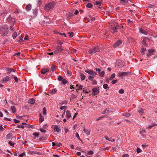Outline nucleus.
Wrapping results in <instances>:
<instances>
[{
	"label": "nucleus",
	"instance_id": "864d4df0",
	"mask_svg": "<svg viewBox=\"0 0 157 157\" xmlns=\"http://www.w3.org/2000/svg\"><path fill=\"white\" fill-rule=\"evenodd\" d=\"M56 146L57 147H60L62 146V144L60 143H56Z\"/></svg>",
	"mask_w": 157,
	"mask_h": 157
},
{
	"label": "nucleus",
	"instance_id": "393cba45",
	"mask_svg": "<svg viewBox=\"0 0 157 157\" xmlns=\"http://www.w3.org/2000/svg\"><path fill=\"white\" fill-rule=\"evenodd\" d=\"M39 122H40V123H41L42 122H43L44 120V117H43L42 116L41 114H40L39 116Z\"/></svg>",
	"mask_w": 157,
	"mask_h": 157
},
{
	"label": "nucleus",
	"instance_id": "6e6552de",
	"mask_svg": "<svg viewBox=\"0 0 157 157\" xmlns=\"http://www.w3.org/2000/svg\"><path fill=\"white\" fill-rule=\"evenodd\" d=\"M52 128H53L54 129V132H59L61 130V129L60 127H59L57 125H52Z\"/></svg>",
	"mask_w": 157,
	"mask_h": 157
},
{
	"label": "nucleus",
	"instance_id": "ddd939ff",
	"mask_svg": "<svg viewBox=\"0 0 157 157\" xmlns=\"http://www.w3.org/2000/svg\"><path fill=\"white\" fill-rule=\"evenodd\" d=\"M6 70L7 71V73L9 74L11 72H15L16 71V70L9 67L6 68Z\"/></svg>",
	"mask_w": 157,
	"mask_h": 157
},
{
	"label": "nucleus",
	"instance_id": "423d86ee",
	"mask_svg": "<svg viewBox=\"0 0 157 157\" xmlns=\"http://www.w3.org/2000/svg\"><path fill=\"white\" fill-rule=\"evenodd\" d=\"M122 42L121 40H118L113 45V47L114 48H116L119 47L121 45Z\"/></svg>",
	"mask_w": 157,
	"mask_h": 157
},
{
	"label": "nucleus",
	"instance_id": "13d9d810",
	"mask_svg": "<svg viewBox=\"0 0 157 157\" xmlns=\"http://www.w3.org/2000/svg\"><path fill=\"white\" fill-rule=\"evenodd\" d=\"M136 151L138 153H139L141 152V150L140 149V148L137 147V148Z\"/></svg>",
	"mask_w": 157,
	"mask_h": 157
},
{
	"label": "nucleus",
	"instance_id": "a878e982",
	"mask_svg": "<svg viewBox=\"0 0 157 157\" xmlns=\"http://www.w3.org/2000/svg\"><path fill=\"white\" fill-rule=\"evenodd\" d=\"M140 31L142 33L144 34L145 35L147 34L148 33L145 30L142 28L140 29Z\"/></svg>",
	"mask_w": 157,
	"mask_h": 157
},
{
	"label": "nucleus",
	"instance_id": "4468645a",
	"mask_svg": "<svg viewBox=\"0 0 157 157\" xmlns=\"http://www.w3.org/2000/svg\"><path fill=\"white\" fill-rule=\"evenodd\" d=\"M74 15V14L73 12H69L68 14L66 15V17L67 18V19L69 20L72 17H73Z\"/></svg>",
	"mask_w": 157,
	"mask_h": 157
},
{
	"label": "nucleus",
	"instance_id": "9d476101",
	"mask_svg": "<svg viewBox=\"0 0 157 157\" xmlns=\"http://www.w3.org/2000/svg\"><path fill=\"white\" fill-rule=\"evenodd\" d=\"M85 71L86 73L91 75H93L95 76L97 74L96 72H94L93 71L91 70H85Z\"/></svg>",
	"mask_w": 157,
	"mask_h": 157
},
{
	"label": "nucleus",
	"instance_id": "b1692460",
	"mask_svg": "<svg viewBox=\"0 0 157 157\" xmlns=\"http://www.w3.org/2000/svg\"><path fill=\"white\" fill-rule=\"evenodd\" d=\"M111 29L113 30V33L117 32V27L115 26L112 27Z\"/></svg>",
	"mask_w": 157,
	"mask_h": 157
},
{
	"label": "nucleus",
	"instance_id": "4d7b16f0",
	"mask_svg": "<svg viewBox=\"0 0 157 157\" xmlns=\"http://www.w3.org/2000/svg\"><path fill=\"white\" fill-rule=\"evenodd\" d=\"M97 82L96 80H94L92 81V84L93 85H96L97 84Z\"/></svg>",
	"mask_w": 157,
	"mask_h": 157
},
{
	"label": "nucleus",
	"instance_id": "c03bdc74",
	"mask_svg": "<svg viewBox=\"0 0 157 157\" xmlns=\"http://www.w3.org/2000/svg\"><path fill=\"white\" fill-rule=\"evenodd\" d=\"M13 18L11 16H9L8 18L7 19V20L8 21H10L12 20Z\"/></svg>",
	"mask_w": 157,
	"mask_h": 157
},
{
	"label": "nucleus",
	"instance_id": "774afa93",
	"mask_svg": "<svg viewBox=\"0 0 157 157\" xmlns=\"http://www.w3.org/2000/svg\"><path fill=\"white\" fill-rule=\"evenodd\" d=\"M129 155L128 154H124L122 155V157H128Z\"/></svg>",
	"mask_w": 157,
	"mask_h": 157
},
{
	"label": "nucleus",
	"instance_id": "49530a36",
	"mask_svg": "<svg viewBox=\"0 0 157 157\" xmlns=\"http://www.w3.org/2000/svg\"><path fill=\"white\" fill-rule=\"evenodd\" d=\"M88 17H85L84 18V19L85 20H89L92 17V16L91 15H89L88 16Z\"/></svg>",
	"mask_w": 157,
	"mask_h": 157
},
{
	"label": "nucleus",
	"instance_id": "69168bd1",
	"mask_svg": "<svg viewBox=\"0 0 157 157\" xmlns=\"http://www.w3.org/2000/svg\"><path fill=\"white\" fill-rule=\"evenodd\" d=\"M13 121L16 123H18L20 122V121L16 120V119H14Z\"/></svg>",
	"mask_w": 157,
	"mask_h": 157
},
{
	"label": "nucleus",
	"instance_id": "ea45409f",
	"mask_svg": "<svg viewBox=\"0 0 157 157\" xmlns=\"http://www.w3.org/2000/svg\"><path fill=\"white\" fill-rule=\"evenodd\" d=\"M17 33L16 32H14L12 34V36L14 39H15L17 37Z\"/></svg>",
	"mask_w": 157,
	"mask_h": 157
},
{
	"label": "nucleus",
	"instance_id": "412c9836",
	"mask_svg": "<svg viewBox=\"0 0 157 157\" xmlns=\"http://www.w3.org/2000/svg\"><path fill=\"white\" fill-rule=\"evenodd\" d=\"M148 39V38H147L146 37H144L143 38V40H142V43L143 45L146 46H147V45L146 44V41L145 40V39Z\"/></svg>",
	"mask_w": 157,
	"mask_h": 157
},
{
	"label": "nucleus",
	"instance_id": "c9c22d12",
	"mask_svg": "<svg viewBox=\"0 0 157 157\" xmlns=\"http://www.w3.org/2000/svg\"><path fill=\"white\" fill-rule=\"evenodd\" d=\"M93 5L91 3H88L86 5V7L89 8H91L92 7Z\"/></svg>",
	"mask_w": 157,
	"mask_h": 157
},
{
	"label": "nucleus",
	"instance_id": "2eb2a0df",
	"mask_svg": "<svg viewBox=\"0 0 157 157\" xmlns=\"http://www.w3.org/2000/svg\"><path fill=\"white\" fill-rule=\"evenodd\" d=\"M25 10L27 11H29L32 9V5L30 4H28L25 7Z\"/></svg>",
	"mask_w": 157,
	"mask_h": 157
},
{
	"label": "nucleus",
	"instance_id": "7ed1b4c3",
	"mask_svg": "<svg viewBox=\"0 0 157 157\" xmlns=\"http://www.w3.org/2000/svg\"><path fill=\"white\" fill-rule=\"evenodd\" d=\"M100 49L99 46H96L94 47L93 49H90L88 51V52L90 54H92L95 53L97 52L100 51Z\"/></svg>",
	"mask_w": 157,
	"mask_h": 157
},
{
	"label": "nucleus",
	"instance_id": "dca6fc26",
	"mask_svg": "<svg viewBox=\"0 0 157 157\" xmlns=\"http://www.w3.org/2000/svg\"><path fill=\"white\" fill-rule=\"evenodd\" d=\"M71 117V113L69 110H67L66 112V117L67 119H69Z\"/></svg>",
	"mask_w": 157,
	"mask_h": 157
},
{
	"label": "nucleus",
	"instance_id": "5fc2aeb1",
	"mask_svg": "<svg viewBox=\"0 0 157 157\" xmlns=\"http://www.w3.org/2000/svg\"><path fill=\"white\" fill-rule=\"evenodd\" d=\"M46 110L45 107H44L43 109V114H45L46 113Z\"/></svg>",
	"mask_w": 157,
	"mask_h": 157
},
{
	"label": "nucleus",
	"instance_id": "f8f14e48",
	"mask_svg": "<svg viewBox=\"0 0 157 157\" xmlns=\"http://www.w3.org/2000/svg\"><path fill=\"white\" fill-rule=\"evenodd\" d=\"M155 50L153 49L148 50V53L146 54L147 56L148 57H149L151 55L153 54V53Z\"/></svg>",
	"mask_w": 157,
	"mask_h": 157
},
{
	"label": "nucleus",
	"instance_id": "58836bf2",
	"mask_svg": "<svg viewBox=\"0 0 157 157\" xmlns=\"http://www.w3.org/2000/svg\"><path fill=\"white\" fill-rule=\"evenodd\" d=\"M123 116L126 117H129L131 116V114L129 113H125L123 114Z\"/></svg>",
	"mask_w": 157,
	"mask_h": 157
},
{
	"label": "nucleus",
	"instance_id": "c85d7f7f",
	"mask_svg": "<svg viewBox=\"0 0 157 157\" xmlns=\"http://www.w3.org/2000/svg\"><path fill=\"white\" fill-rule=\"evenodd\" d=\"M57 90L56 89H54L52 90L50 92V93L51 94H54L56 93L57 92Z\"/></svg>",
	"mask_w": 157,
	"mask_h": 157
},
{
	"label": "nucleus",
	"instance_id": "0eeeda50",
	"mask_svg": "<svg viewBox=\"0 0 157 157\" xmlns=\"http://www.w3.org/2000/svg\"><path fill=\"white\" fill-rule=\"evenodd\" d=\"M62 46H58L55 49L54 51L55 53L56 54H58L59 53L61 52L63 49L61 48Z\"/></svg>",
	"mask_w": 157,
	"mask_h": 157
},
{
	"label": "nucleus",
	"instance_id": "5701e85b",
	"mask_svg": "<svg viewBox=\"0 0 157 157\" xmlns=\"http://www.w3.org/2000/svg\"><path fill=\"white\" fill-rule=\"evenodd\" d=\"M144 110H143L142 108H139L138 110V112L140 114L143 115Z\"/></svg>",
	"mask_w": 157,
	"mask_h": 157
},
{
	"label": "nucleus",
	"instance_id": "f257e3e1",
	"mask_svg": "<svg viewBox=\"0 0 157 157\" xmlns=\"http://www.w3.org/2000/svg\"><path fill=\"white\" fill-rule=\"evenodd\" d=\"M8 29L6 25L1 26L0 28V33L1 35L3 36H6L8 34Z\"/></svg>",
	"mask_w": 157,
	"mask_h": 157
},
{
	"label": "nucleus",
	"instance_id": "09e8293b",
	"mask_svg": "<svg viewBox=\"0 0 157 157\" xmlns=\"http://www.w3.org/2000/svg\"><path fill=\"white\" fill-rule=\"evenodd\" d=\"M77 96L73 94H72L71 95V99L75 98H76Z\"/></svg>",
	"mask_w": 157,
	"mask_h": 157
},
{
	"label": "nucleus",
	"instance_id": "680f3d73",
	"mask_svg": "<svg viewBox=\"0 0 157 157\" xmlns=\"http://www.w3.org/2000/svg\"><path fill=\"white\" fill-rule=\"evenodd\" d=\"M119 93L121 94H122L124 93V91L123 89H121L119 90Z\"/></svg>",
	"mask_w": 157,
	"mask_h": 157
},
{
	"label": "nucleus",
	"instance_id": "9b49d317",
	"mask_svg": "<svg viewBox=\"0 0 157 157\" xmlns=\"http://www.w3.org/2000/svg\"><path fill=\"white\" fill-rule=\"evenodd\" d=\"M33 17H36L37 16L38 13V10L37 8H35L33 9Z\"/></svg>",
	"mask_w": 157,
	"mask_h": 157
},
{
	"label": "nucleus",
	"instance_id": "338daca9",
	"mask_svg": "<svg viewBox=\"0 0 157 157\" xmlns=\"http://www.w3.org/2000/svg\"><path fill=\"white\" fill-rule=\"evenodd\" d=\"M25 152H23L21 154L19 155V156L20 157H23L24 155H25Z\"/></svg>",
	"mask_w": 157,
	"mask_h": 157
},
{
	"label": "nucleus",
	"instance_id": "72a5a7b5",
	"mask_svg": "<svg viewBox=\"0 0 157 157\" xmlns=\"http://www.w3.org/2000/svg\"><path fill=\"white\" fill-rule=\"evenodd\" d=\"M105 73V71H102L99 74L100 76L101 77H103L104 76Z\"/></svg>",
	"mask_w": 157,
	"mask_h": 157
},
{
	"label": "nucleus",
	"instance_id": "aec40b11",
	"mask_svg": "<svg viewBox=\"0 0 157 157\" xmlns=\"http://www.w3.org/2000/svg\"><path fill=\"white\" fill-rule=\"evenodd\" d=\"M33 135L34 136L33 137V139H35L36 137H38L39 135V132H34L33 134Z\"/></svg>",
	"mask_w": 157,
	"mask_h": 157
},
{
	"label": "nucleus",
	"instance_id": "20e7f679",
	"mask_svg": "<svg viewBox=\"0 0 157 157\" xmlns=\"http://www.w3.org/2000/svg\"><path fill=\"white\" fill-rule=\"evenodd\" d=\"M99 87L96 86H95L94 88H93L92 89V95L94 96L98 94L99 92Z\"/></svg>",
	"mask_w": 157,
	"mask_h": 157
},
{
	"label": "nucleus",
	"instance_id": "0e129e2a",
	"mask_svg": "<svg viewBox=\"0 0 157 157\" xmlns=\"http://www.w3.org/2000/svg\"><path fill=\"white\" fill-rule=\"evenodd\" d=\"M63 78L62 77L59 76L58 78V79L59 81H62L63 80Z\"/></svg>",
	"mask_w": 157,
	"mask_h": 157
},
{
	"label": "nucleus",
	"instance_id": "a18cd8bd",
	"mask_svg": "<svg viewBox=\"0 0 157 157\" xmlns=\"http://www.w3.org/2000/svg\"><path fill=\"white\" fill-rule=\"evenodd\" d=\"M76 137L80 140L81 141V140L80 139L79 135L78 133V132H76L75 134Z\"/></svg>",
	"mask_w": 157,
	"mask_h": 157
},
{
	"label": "nucleus",
	"instance_id": "39448f33",
	"mask_svg": "<svg viewBox=\"0 0 157 157\" xmlns=\"http://www.w3.org/2000/svg\"><path fill=\"white\" fill-rule=\"evenodd\" d=\"M10 79L11 78L10 77L7 76L2 78V79H1L0 80V82L2 83H3L4 82L6 83L8 81L10 80Z\"/></svg>",
	"mask_w": 157,
	"mask_h": 157
},
{
	"label": "nucleus",
	"instance_id": "f3484780",
	"mask_svg": "<svg viewBox=\"0 0 157 157\" xmlns=\"http://www.w3.org/2000/svg\"><path fill=\"white\" fill-rule=\"evenodd\" d=\"M49 70L48 69L44 68L42 69L41 72V73L42 74H44L46 72H48Z\"/></svg>",
	"mask_w": 157,
	"mask_h": 157
},
{
	"label": "nucleus",
	"instance_id": "37998d69",
	"mask_svg": "<svg viewBox=\"0 0 157 157\" xmlns=\"http://www.w3.org/2000/svg\"><path fill=\"white\" fill-rule=\"evenodd\" d=\"M93 154H94V152L92 151H89L87 153V155H92Z\"/></svg>",
	"mask_w": 157,
	"mask_h": 157
},
{
	"label": "nucleus",
	"instance_id": "bf43d9fd",
	"mask_svg": "<svg viewBox=\"0 0 157 157\" xmlns=\"http://www.w3.org/2000/svg\"><path fill=\"white\" fill-rule=\"evenodd\" d=\"M17 127L19 128H25V126L23 125H18L17 126Z\"/></svg>",
	"mask_w": 157,
	"mask_h": 157
},
{
	"label": "nucleus",
	"instance_id": "7c9ffc66",
	"mask_svg": "<svg viewBox=\"0 0 157 157\" xmlns=\"http://www.w3.org/2000/svg\"><path fill=\"white\" fill-rule=\"evenodd\" d=\"M80 75V76H81V80L82 81L85 78V76L82 73H81Z\"/></svg>",
	"mask_w": 157,
	"mask_h": 157
},
{
	"label": "nucleus",
	"instance_id": "e2e57ef3",
	"mask_svg": "<svg viewBox=\"0 0 157 157\" xmlns=\"http://www.w3.org/2000/svg\"><path fill=\"white\" fill-rule=\"evenodd\" d=\"M14 79L15 80V81L16 82H18V78L16 77V76H15L14 77Z\"/></svg>",
	"mask_w": 157,
	"mask_h": 157
},
{
	"label": "nucleus",
	"instance_id": "a211bd4d",
	"mask_svg": "<svg viewBox=\"0 0 157 157\" xmlns=\"http://www.w3.org/2000/svg\"><path fill=\"white\" fill-rule=\"evenodd\" d=\"M35 100L33 98H32L28 100V102L31 104H34L35 103Z\"/></svg>",
	"mask_w": 157,
	"mask_h": 157
},
{
	"label": "nucleus",
	"instance_id": "cd10ccee",
	"mask_svg": "<svg viewBox=\"0 0 157 157\" xmlns=\"http://www.w3.org/2000/svg\"><path fill=\"white\" fill-rule=\"evenodd\" d=\"M11 109L12 110V112L13 113H14L16 112V109L15 106H11Z\"/></svg>",
	"mask_w": 157,
	"mask_h": 157
},
{
	"label": "nucleus",
	"instance_id": "f03ea898",
	"mask_svg": "<svg viewBox=\"0 0 157 157\" xmlns=\"http://www.w3.org/2000/svg\"><path fill=\"white\" fill-rule=\"evenodd\" d=\"M56 5V2L54 1L48 3L45 5L44 8L47 11H49L50 9L53 8Z\"/></svg>",
	"mask_w": 157,
	"mask_h": 157
},
{
	"label": "nucleus",
	"instance_id": "a19ab883",
	"mask_svg": "<svg viewBox=\"0 0 157 157\" xmlns=\"http://www.w3.org/2000/svg\"><path fill=\"white\" fill-rule=\"evenodd\" d=\"M147 50L145 48H143L142 49V50L141 51V53L144 55L145 54L144 52H145Z\"/></svg>",
	"mask_w": 157,
	"mask_h": 157
},
{
	"label": "nucleus",
	"instance_id": "c756f323",
	"mask_svg": "<svg viewBox=\"0 0 157 157\" xmlns=\"http://www.w3.org/2000/svg\"><path fill=\"white\" fill-rule=\"evenodd\" d=\"M94 4L99 6H101L102 5V2L100 1H96L94 3Z\"/></svg>",
	"mask_w": 157,
	"mask_h": 157
},
{
	"label": "nucleus",
	"instance_id": "2f4dec72",
	"mask_svg": "<svg viewBox=\"0 0 157 157\" xmlns=\"http://www.w3.org/2000/svg\"><path fill=\"white\" fill-rule=\"evenodd\" d=\"M115 77V74L114 73L112 74L111 75L110 78H109V80H111L113 79Z\"/></svg>",
	"mask_w": 157,
	"mask_h": 157
},
{
	"label": "nucleus",
	"instance_id": "4c0bfd02",
	"mask_svg": "<svg viewBox=\"0 0 157 157\" xmlns=\"http://www.w3.org/2000/svg\"><path fill=\"white\" fill-rule=\"evenodd\" d=\"M56 67H55V66L54 65H52L51 67V69L52 71V72H54L55 70L56 69Z\"/></svg>",
	"mask_w": 157,
	"mask_h": 157
},
{
	"label": "nucleus",
	"instance_id": "052dcab7",
	"mask_svg": "<svg viewBox=\"0 0 157 157\" xmlns=\"http://www.w3.org/2000/svg\"><path fill=\"white\" fill-rule=\"evenodd\" d=\"M59 35H60L63 36H64L65 37L67 36V35L64 33H59Z\"/></svg>",
	"mask_w": 157,
	"mask_h": 157
},
{
	"label": "nucleus",
	"instance_id": "4be33fe9",
	"mask_svg": "<svg viewBox=\"0 0 157 157\" xmlns=\"http://www.w3.org/2000/svg\"><path fill=\"white\" fill-rule=\"evenodd\" d=\"M109 108H107L105 109L104 111L101 113L102 114L108 113H109Z\"/></svg>",
	"mask_w": 157,
	"mask_h": 157
},
{
	"label": "nucleus",
	"instance_id": "473e14b6",
	"mask_svg": "<svg viewBox=\"0 0 157 157\" xmlns=\"http://www.w3.org/2000/svg\"><path fill=\"white\" fill-rule=\"evenodd\" d=\"M105 138L106 140H108L112 142H113L115 141V139H112V140H110V139L109 138H108L107 136H105Z\"/></svg>",
	"mask_w": 157,
	"mask_h": 157
},
{
	"label": "nucleus",
	"instance_id": "8fccbe9b",
	"mask_svg": "<svg viewBox=\"0 0 157 157\" xmlns=\"http://www.w3.org/2000/svg\"><path fill=\"white\" fill-rule=\"evenodd\" d=\"M103 87L105 89H106L108 88V85L106 84H105L103 85Z\"/></svg>",
	"mask_w": 157,
	"mask_h": 157
},
{
	"label": "nucleus",
	"instance_id": "79ce46f5",
	"mask_svg": "<svg viewBox=\"0 0 157 157\" xmlns=\"http://www.w3.org/2000/svg\"><path fill=\"white\" fill-rule=\"evenodd\" d=\"M8 143L10 146L12 147H14V144L13 143L12 141H9L8 142Z\"/></svg>",
	"mask_w": 157,
	"mask_h": 157
},
{
	"label": "nucleus",
	"instance_id": "603ef678",
	"mask_svg": "<svg viewBox=\"0 0 157 157\" xmlns=\"http://www.w3.org/2000/svg\"><path fill=\"white\" fill-rule=\"evenodd\" d=\"M94 77L93 76H90L88 77V79L89 80L91 81L93 80Z\"/></svg>",
	"mask_w": 157,
	"mask_h": 157
},
{
	"label": "nucleus",
	"instance_id": "3c124183",
	"mask_svg": "<svg viewBox=\"0 0 157 157\" xmlns=\"http://www.w3.org/2000/svg\"><path fill=\"white\" fill-rule=\"evenodd\" d=\"M67 82V81L65 79H63L62 80V82L63 83V84H66Z\"/></svg>",
	"mask_w": 157,
	"mask_h": 157
},
{
	"label": "nucleus",
	"instance_id": "1a4fd4ad",
	"mask_svg": "<svg viewBox=\"0 0 157 157\" xmlns=\"http://www.w3.org/2000/svg\"><path fill=\"white\" fill-rule=\"evenodd\" d=\"M131 74V73L129 72H122L119 74V76L120 77H121L122 78H123L122 76L128 75H130Z\"/></svg>",
	"mask_w": 157,
	"mask_h": 157
},
{
	"label": "nucleus",
	"instance_id": "de8ad7c7",
	"mask_svg": "<svg viewBox=\"0 0 157 157\" xmlns=\"http://www.w3.org/2000/svg\"><path fill=\"white\" fill-rule=\"evenodd\" d=\"M22 124H23V125L25 124V127H28L29 128H30L31 127L30 125H29V124H26V123H22Z\"/></svg>",
	"mask_w": 157,
	"mask_h": 157
},
{
	"label": "nucleus",
	"instance_id": "6ab92c4d",
	"mask_svg": "<svg viewBox=\"0 0 157 157\" xmlns=\"http://www.w3.org/2000/svg\"><path fill=\"white\" fill-rule=\"evenodd\" d=\"M12 135L11 133H9L6 136V139H11L12 138Z\"/></svg>",
	"mask_w": 157,
	"mask_h": 157
},
{
	"label": "nucleus",
	"instance_id": "f704fd0d",
	"mask_svg": "<svg viewBox=\"0 0 157 157\" xmlns=\"http://www.w3.org/2000/svg\"><path fill=\"white\" fill-rule=\"evenodd\" d=\"M83 131L87 135H89L90 134V131L86 129L85 128L84 129Z\"/></svg>",
	"mask_w": 157,
	"mask_h": 157
},
{
	"label": "nucleus",
	"instance_id": "e433bc0d",
	"mask_svg": "<svg viewBox=\"0 0 157 157\" xmlns=\"http://www.w3.org/2000/svg\"><path fill=\"white\" fill-rule=\"evenodd\" d=\"M68 34H69L68 36L70 38L72 37L74 35V33L73 32L68 33Z\"/></svg>",
	"mask_w": 157,
	"mask_h": 157
},
{
	"label": "nucleus",
	"instance_id": "6e6d98bb",
	"mask_svg": "<svg viewBox=\"0 0 157 157\" xmlns=\"http://www.w3.org/2000/svg\"><path fill=\"white\" fill-rule=\"evenodd\" d=\"M146 132L145 130L143 129H142L140 131V134H142L143 133H146Z\"/></svg>",
	"mask_w": 157,
	"mask_h": 157
},
{
	"label": "nucleus",
	"instance_id": "bb28decb",
	"mask_svg": "<svg viewBox=\"0 0 157 157\" xmlns=\"http://www.w3.org/2000/svg\"><path fill=\"white\" fill-rule=\"evenodd\" d=\"M157 126V124L155 123H153L152 125H150L148 127H147V128H149L151 129L153 127L155 126Z\"/></svg>",
	"mask_w": 157,
	"mask_h": 157
}]
</instances>
